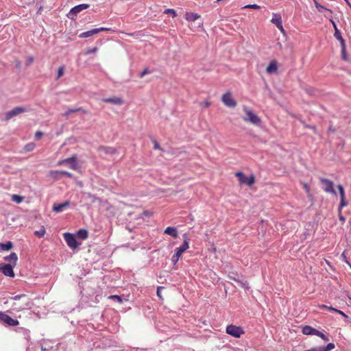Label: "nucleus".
Masks as SVG:
<instances>
[{
    "label": "nucleus",
    "mask_w": 351,
    "mask_h": 351,
    "mask_svg": "<svg viewBox=\"0 0 351 351\" xmlns=\"http://www.w3.org/2000/svg\"><path fill=\"white\" fill-rule=\"evenodd\" d=\"M305 128H309L310 130H312L314 131V132H316V128L315 126H311V125H304Z\"/></svg>",
    "instance_id": "48"
},
{
    "label": "nucleus",
    "mask_w": 351,
    "mask_h": 351,
    "mask_svg": "<svg viewBox=\"0 0 351 351\" xmlns=\"http://www.w3.org/2000/svg\"><path fill=\"white\" fill-rule=\"evenodd\" d=\"M319 332H320L319 330H317L316 329L314 328V330H313V334L312 335L318 336Z\"/></svg>",
    "instance_id": "54"
},
{
    "label": "nucleus",
    "mask_w": 351,
    "mask_h": 351,
    "mask_svg": "<svg viewBox=\"0 0 351 351\" xmlns=\"http://www.w3.org/2000/svg\"><path fill=\"white\" fill-rule=\"evenodd\" d=\"M315 6H317V8L319 9V11H322V10H326V8H324L323 5H322L320 4H317V5H315Z\"/></svg>",
    "instance_id": "52"
},
{
    "label": "nucleus",
    "mask_w": 351,
    "mask_h": 351,
    "mask_svg": "<svg viewBox=\"0 0 351 351\" xmlns=\"http://www.w3.org/2000/svg\"><path fill=\"white\" fill-rule=\"evenodd\" d=\"M330 22L331 23V24L332 25V27L334 28L335 30H336V29H338L336 26V24L334 22V21L332 19H330Z\"/></svg>",
    "instance_id": "53"
},
{
    "label": "nucleus",
    "mask_w": 351,
    "mask_h": 351,
    "mask_svg": "<svg viewBox=\"0 0 351 351\" xmlns=\"http://www.w3.org/2000/svg\"><path fill=\"white\" fill-rule=\"evenodd\" d=\"M303 188L305 190L306 193H309V191H310L309 186H308V185L306 183H304L303 184Z\"/></svg>",
    "instance_id": "46"
},
{
    "label": "nucleus",
    "mask_w": 351,
    "mask_h": 351,
    "mask_svg": "<svg viewBox=\"0 0 351 351\" xmlns=\"http://www.w3.org/2000/svg\"><path fill=\"white\" fill-rule=\"evenodd\" d=\"M318 337H321L325 341H329V339L328 338V337L326 335H325L322 332H319V334H318Z\"/></svg>",
    "instance_id": "42"
},
{
    "label": "nucleus",
    "mask_w": 351,
    "mask_h": 351,
    "mask_svg": "<svg viewBox=\"0 0 351 351\" xmlns=\"http://www.w3.org/2000/svg\"><path fill=\"white\" fill-rule=\"evenodd\" d=\"M185 19L188 21H195L201 19V16L197 13L186 12L185 14Z\"/></svg>",
    "instance_id": "20"
},
{
    "label": "nucleus",
    "mask_w": 351,
    "mask_h": 351,
    "mask_svg": "<svg viewBox=\"0 0 351 351\" xmlns=\"http://www.w3.org/2000/svg\"><path fill=\"white\" fill-rule=\"evenodd\" d=\"M164 13H165V14H171V16H172V17H173V18H175V17L176 16V11H175L173 9H172V8H167V9H166V10H165Z\"/></svg>",
    "instance_id": "33"
},
{
    "label": "nucleus",
    "mask_w": 351,
    "mask_h": 351,
    "mask_svg": "<svg viewBox=\"0 0 351 351\" xmlns=\"http://www.w3.org/2000/svg\"><path fill=\"white\" fill-rule=\"evenodd\" d=\"M203 25V22L202 21H200L199 23H198V27H202Z\"/></svg>",
    "instance_id": "59"
},
{
    "label": "nucleus",
    "mask_w": 351,
    "mask_h": 351,
    "mask_svg": "<svg viewBox=\"0 0 351 351\" xmlns=\"http://www.w3.org/2000/svg\"><path fill=\"white\" fill-rule=\"evenodd\" d=\"M25 112H26V109L23 106L14 107L13 109L5 113V120L8 121L14 117Z\"/></svg>",
    "instance_id": "9"
},
{
    "label": "nucleus",
    "mask_w": 351,
    "mask_h": 351,
    "mask_svg": "<svg viewBox=\"0 0 351 351\" xmlns=\"http://www.w3.org/2000/svg\"><path fill=\"white\" fill-rule=\"evenodd\" d=\"M45 230L44 227H42L40 230L35 231L34 234L38 237H43L45 235Z\"/></svg>",
    "instance_id": "35"
},
{
    "label": "nucleus",
    "mask_w": 351,
    "mask_h": 351,
    "mask_svg": "<svg viewBox=\"0 0 351 351\" xmlns=\"http://www.w3.org/2000/svg\"><path fill=\"white\" fill-rule=\"evenodd\" d=\"M341 55H343V59L346 60V51H345V53L341 52Z\"/></svg>",
    "instance_id": "57"
},
{
    "label": "nucleus",
    "mask_w": 351,
    "mask_h": 351,
    "mask_svg": "<svg viewBox=\"0 0 351 351\" xmlns=\"http://www.w3.org/2000/svg\"><path fill=\"white\" fill-rule=\"evenodd\" d=\"M69 204L70 203L69 202H66L64 203H61L60 204H53V208H52V210H53V212L60 213L64 210V208L67 207Z\"/></svg>",
    "instance_id": "21"
},
{
    "label": "nucleus",
    "mask_w": 351,
    "mask_h": 351,
    "mask_svg": "<svg viewBox=\"0 0 351 351\" xmlns=\"http://www.w3.org/2000/svg\"><path fill=\"white\" fill-rule=\"evenodd\" d=\"M149 72L148 69H145L143 70L142 73L140 74V77H143L145 75L148 74Z\"/></svg>",
    "instance_id": "45"
},
{
    "label": "nucleus",
    "mask_w": 351,
    "mask_h": 351,
    "mask_svg": "<svg viewBox=\"0 0 351 351\" xmlns=\"http://www.w3.org/2000/svg\"><path fill=\"white\" fill-rule=\"evenodd\" d=\"M221 101L223 104L228 107L234 108L237 106V101L232 98L230 91H227L223 95Z\"/></svg>",
    "instance_id": "6"
},
{
    "label": "nucleus",
    "mask_w": 351,
    "mask_h": 351,
    "mask_svg": "<svg viewBox=\"0 0 351 351\" xmlns=\"http://www.w3.org/2000/svg\"><path fill=\"white\" fill-rule=\"evenodd\" d=\"M110 298L116 300L119 303L122 302V299L119 295H111V296H110Z\"/></svg>",
    "instance_id": "39"
},
{
    "label": "nucleus",
    "mask_w": 351,
    "mask_h": 351,
    "mask_svg": "<svg viewBox=\"0 0 351 351\" xmlns=\"http://www.w3.org/2000/svg\"><path fill=\"white\" fill-rule=\"evenodd\" d=\"M154 149H160V145L158 144H157V143H155Z\"/></svg>",
    "instance_id": "58"
},
{
    "label": "nucleus",
    "mask_w": 351,
    "mask_h": 351,
    "mask_svg": "<svg viewBox=\"0 0 351 351\" xmlns=\"http://www.w3.org/2000/svg\"><path fill=\"white\" fill-rule=\"evenodd\" d=\"M36 147V145L34 143H29L25 145L24 151L25 152H32Z\"/></svg>",
    "instance_id": "29"
},
{
    "label": "nucleus",
    "mask_w": 351,
    "mask_h": 351,
    "mask_svg": "<svg viewBox=\"0 0 351 351\" xmlns=\"http://www.w3.org/2000/svg\"><path fill=\"white\" fill-rule=\"evenodd\" d=\"M226 332L228 335L237 338L240 337L242 335L245 334V332L241 327L237 326L234 325H228L226 327Z\"/></svg>",
    "instance_id": "2"
},
{
    "label": "nucleus",
    "mask_w": 351,
    "mask_h": 351,
    "mask_svg": "<svg viewBox=\"0 0 351 351\" xmlns=\"http://www.w3.org/2000/svg\"><path fill=\"white\" fill-rule=\"evenodd\" d=\"M229 278L230 280H233L234 282H238L240 284V285L246 290H248L250 288L247 281H240V280L236 279L235 278H232L230 276L229 277Z\"/></svg>",
    "instance_id": "27"
},
{
    "label": "nucleus",
    "mask_w": 351,
    "mask_h": 351,
    "mask_svg": "<svg viewBox=\"0 0 351 351\" xmlns=\"http://www.w3.org/2000/svg\"><path fill=\"white\" fill-rule=\"evenodd\" d=\"M60 174H61V176H66L67 178H73V174L66 171H60Z\"/></svg>",
    "instance_id": "38"
},
{
    "label": "nucleus",
    "mask_w": 351,
    "mask_h": 351,
    "mask_svg": "<svg viewBox=\"0 0 351 351\" xmlns=\"http://www.w3.org/2000/svg\"><path fill=\"white\" fill-rule=\"evenodd\" d=\"M236 176L238 178L240 184H247L250 186L254 184L255 182V178L253 175L247 178L243 172L239 171L236 172Z\"/></svg>",
    "instance_id": "4"
},
{
    "label": "nucleus",
    "mask_w": 351,
    "mask_h": 351,
    "mask_svg": "<svg viewBox=\"0 0 351 351\" xmlns=\"http://www.w3.org/2000/svg\"><path fill=\"white\" fill-rule=\"evenodd\" d=\"M319 308H322V309H327L328 308V306H326V305H319Z\"/></svg>",
    "instance_id": "56"
},
{
    "label": "nucleus",
    "mask_w": 351,
    "mask_h": 351,
    "mask_svg": "<svg viewBox=\"0 0 351 351\" xmlns=\"http://www.w3.org/2000/svg\"><path fill=\"white\" fill-rule=\"evenodd\" d=\"M13 247L12 243L11 241H8L5 243H0V249L3 251H9Z\"/></svg>",
    "instance_id": "26"
},
{
    "label": "nucleus",
    "mask_w": 351,
    "mask_h": 351,
    "mask_svg": "<svg viewBox=\"0 0 351 351\" xmlns=\"http://www.w3.org/2000/svg\"><path fill=\"white\" fill-rule=\"evenodd\" d=\"M267 74H276L278 73V62L276 60H271L266 69Z\"/></svg>",
    "instance_id": "14"
},
{
    "label": "nucleus",
    "mask_w": 351,
    "mask_h": 351,
    "mask_svg": "<svg viewBox=\"0 0 351 351\" xmlns=\"http://www.w3.org/2000/svg\"><path fill=\"white\" fill-rule=\"evenodd\" d=\"M165 233L171 237L176 238L178 237V230L176 228L173 227H168L165 230Z\"/></svg>",
    "instance_id": "23"
},
{
    "label": "nucleus",
    "mask_w": 351,
    "mask_h": 351,
    "mask_svg": "<svg viewBox=\"0 0 351 351\" xmlns=\"http://www.w3.org/2000/svg\"><path fill=\"white\" fill-rule=\"evenodd\" d=\"M97 51V47H94L93 49L87 50L85 52V54L86 55H88V54L92 53H96Z\"/></svg>",
    "instance_id": "43"
},
{
    "label": "nucleus",
    "mask_w": 351,
    "mask_h": 351,
    "mask_svg": "<svg viewBox=\"0 0 351 351\" xmlns=\"http://www.w3.org/2000/svg\"><path fill=\"white\" fill-rule=\"evenodd\" d=\"M338 217L339 219L343 223L346 221V218L342 216V207L339 206L338 207Z\"/></svg>",
    "instance_id": "32"
},
{
    "label": "nucleus",
    "mask_w": 351,
    "mask_h": 351,
    "mask_svg": "<svg viewBox=\"0 0 351 351\" xmlns=\"http://www.w3.org/2000/svg\"><path fill=\"white\" fill-rule=\"evenodd\" d=\"M64 66H62L59 67L58 71L57 79H60V77H62L64 75Z\"/></svg>",
    "instance_id": "36"
},
{
    "label": "nucleus",
    "mask_w": 351,
    "mask_h": 351,
    "mask_svg": "<svg viewBox=\"0 0 351 351\" xmlns=\"http://www.w3.org/2000/svg\"><path fill=\"white\" fill-rule=\"evenodd\" d=\"M271 22L276 25L277 28L279 29V30L282 33H285V29L282 26V19L280 14L278 13H273L272 14V19L271 20Z\"/></svg>",
    "instance_id": "12"
},
{
    "label": "nucleus",
    "mask_w": 351,
    "mask_h": 351,
    "mask_svg": "<svg viewBox=\"0 0 351 351\" xmlns=\"http://www.w3.org/2000/svg\"><path fill=\"white\" fill-rule=\"evenodd\" d=\"M302 334L304 335H312L313 328L309 326H305L302 328Z\"/></svg>",
    "instance_id": "31"
},
{
    "label": "nucleus",
    "mask_w": 351,
    "mask_h": 351,
    "mask_svg": "<svg viewBox=\"0 0 351 351\" xmlns=\"http://www.w3.org/2000/svg\"><path fill=\"white\" fill-rule=\"evenodd\" d=\"M34 58L33 56H29L27 58V62H26V65H27V66L30 65L34 62Z\"/></svg>",
    "instance_id": "44"
},
{
    "label": "nucleus",
    "mask_w": 351,
    "mask_h": 351,
    "mask_svg": "<svg viewBox=\"0 0 351 351\" xmlns=\"http://www.w3.org/2000/svg\"><path fill=\"white\" fill-rule=\"evenodd\" d=\"M243 9L245 8H252V9H254V10H258L260 8V6L257 4H247L246 5H245L244 7H243Z\"/></svg>",
    "instance_id": "37"
},
{
    "label": "nucleus",
    "mask_w": 351,
    "mask_h": 351,
    "mask_svg": "<svg viewBox=\"0 0 351 351\" xmlns=\"http://www.w3.org/2000/svg\"><path fill=\"white\" fill-rule=\"evenodd\" d=\"M335 345L332 343H329L325 347H322V351H330L334 349Z\"/></svg>",
    "instance_id": "34"
},
{
    "label": "nucleus",
    "mask_w": 351,
    "mask_h": 351,
    "mask_svg": "<svg viewBox=\"0 0 351 351\" xmlns=\"http://www.w3.org/2000/svg\"><path fill=\"white\" fill-rule=\"evenodd\" d=\"M98 150L102 152L104 154H117V150L112 147H104L101 146Z\"/></svg>",
    "instance_id": "19"
},
{
    "label": "nucleus",
    "mask_w": 351,
    "mask_h": 351,
    "mask_svg": "<svg viewBox=\"0 0 351 351\" xmlns=\"http://www.w3.org/2000/svg\"><path fill=\"white\" fill-rule=\"evenodd\" d=\"M180 255H178V254H174L173 255V256L171 257V261L172 262L174 263V264H176L177 262L178 261L179 258H180Z\"/></svg>",
    "instance_id": "40"
},
{
    "label": "nucleus",
    "mask_w": 351,
    "mask_h": 351,
    "mask_svg": "<svg viewBox=\"0 0 351 351\" xmlns=\"http://www.w3.org/2000/svg\"><path fill=\"white\" fill-rule=\"evenodd\" d=\"M12 201L16 203V204H21L23 201V197L18 195H12Z\"/></svg>",
    "instance_id": "30"
},
{
    "label": "nucleus",
    "mask_w": 351,
    "mask_h": 351,
    "mask_svg": "<svg viewBox=\"0 0 351 351\" xmlns=\"http://www.w3.org/2000/svg\"><path fill=\"white\" fill-rule=\"evenodd\" d=\"M162 289V287H158V290H156V294H158V297L162 298L160 289Z\"/></svg>",
    "instance_id": "49"
},
{
    "label": "nucleus",
    "mask_w": 351,
    "mask_h": 351,
    "mask_svg": "<svg viewBox=\"0 0 351 351\" xmlns=\"http://www.w3.org/2000/svg\"><path fill=\"white\" fill-rule=\"evenodd\" d=\"M220 1H223V0H217V2H220Z\"/></svg>",
    "instance_id": "63"
},
{
    "label": "nucleus",
    "mask_w": 351,
    "mask_h": 351,
    "mask_svg": "<svg viewBox=\"0 0 351 351\" xmlns=\"http://www.w3.org/2000/svg\"><path fill=\"white\" fill-rule=\"evenodd\" d=\"M305 351H322V347L319 348H313L309 350H305Z\"/></svg>",
    "instance_id": "47"
},
{
    "label": "nucleus",
    "mask_w": 351,
    "mask_h": 351,
    "mask_svg": "<svg viewBox=\"0 0 351 351\" xmlns=\"http://www.w3.org/2000/svg\"><path fill=\"white\" fill-rule=\"evenodd\" d=\"M76 112H83L84 113H87L88 111L84 109L82 107L75 108H70L67 111H66L64 114V116H69L71 113Z\"/></svg>",
    "instance_id": "24"
},
{
    "label": "nucleus",
    "mask_w": 351,
    "mask_h": 351,
    "mask_svg": "<svg viewBox=\"0 0 351 351\" xmlns=\"http://www.w3.org/2000/svg\"><path fill=\"white\" fill-rule=\"evenodd\" d=\"M332 308V307H331V306H328L327 309H328V310H329V311H330V308Z\"/></svg>",
    "instance_id": "62"
},
{
    "label": "nucleus",
    "mask_w": 351,
    "mask_h": 351,
    "mask_svg": "<svg viewBox=\"0 0 351 351\" xmlns=\"http://www.w3.org/2000/svg\"><path fill=\"white\" fill-rule=\"evenodd\" d=\"M28 308V304H25V306H23V307H19L17 308V310L19 311L21 309Z\"/></svg>",
    "instance_id": "55"
},
{
    "label": "nucleus",
    "mask_w": 351,
    "mask_h": 351,
    "mask_svg": "<svg viewBox=\"0 0 351 351\" xmlns=\"http://www.w3.org/2000/svg\"><path fill=\"white\" fill-rule=\"evenodd\" d=\"M337 313H339V314H341V316H343L345 317H348V315L343 311H342L341 310H337Z\"/></svg>",
    "instance_id": "51"
},
{
    "label": "nucleus",
    "mask_w": 351,
    "mask_h": 351,
    "mask_svg": "<svg viewBox=\"0 0 351 351\" xmlns=\"http://www.w3.org/2000/svg\"><path fill=\"white\" fill-rule=\"evenodd\" d=\"M60 173V171L58 170L50 171L48 173V176L53 180H58L61 177V174Z\"/></svg>",
    "instance_id": "22"
},
{
    "label": "nucleus",
    "mask_w": 351,
    "mask_h": 351,
    "mask_svg": "<svg viewBox=\"0 0 351 351\" xmlns=\"http://www.w3.org/2000/svg\"><path fill=\"white\" fill-rule=\"evenodd\" d=\"M88 8H89V4L87 3H82L80 5H77L74 6L73 8H71L69 14L75 16L77 13L82 12L85 9H87Z\"/></svg>",
    "instance_id": "15"
},
{
    "label": "nucleus",
    "mask_w": 351,
    "mask_h": 351,
    "mask_svg": "<svg viewBox=\"0 0 351 351\" xmlns=\"http://www.w3.org/2000/svg\"><path fill=\"white\" fill-rule=\"evenodd\" d=\"M111 28H109V27H99V28H93V29H91L90 30H88L86 32H82L80 34V38H88V37H90V36H92L100 32H103V31H111Z\"/></svg>",
    "instance_id": "7"
},
{
    "label": "nucleus",
    "mask_w": 351,
    "mask_h": 351,
    "mask_svg": "<svg viewBox=\"0 0 351 351\" xmlns=\"http://www.w3.org/2000/svg\"><path fill=\"white\" fill-rule=\"evenodd\" d=\"M0 271H2L8 277L14 278L15 276L13 266L10 264L0 263Z\"/></svg>",
    "instance_id": "10"
},
{
    "label": "nucleus",
    "mask_w": 351,
    "mask_h": 351,
    "mask_svg": "<svg viewBox=\"0 0 351 351\" xmlns=\"http://www.w3.org/2000/svg\"><path fill=\"white\" fill-rule=\"evenodd\" d=\"M77 235L82 239H86L88 237V232L86 229H80L77 232Z\"/></svg>",
    "instance_id": "25"
},
{
    "label": "nucleus",
    "mask_w": 351,
    "mask_h": 351,
    "mask_svg": "<svg viewBox=\"0 0 351 351\" xmlns=\"http://www.w3.org/2000/svg\"><path fill=\"white\" fill-rule=\"evenodd\" d=\"M102 101L106 102V104H114V105H122L123 102L121 98L117 97L103 99Z\"/></svg>",
    "instance_id": "18"
},
{
    "label": "nucleus",
    "mask_w": 351,
    "mask_h": 351,
    "mask_svg": "<svg viewBox=\"0 0 351 351\" xmlns=\"http://www.w3.org/2000/svg\"><path fill=\"white\" fill-rule=\"evenodd\" d=\"M320 181L322 185V189L326 193L336 195L335 191L334 189V184L331 180L322 178H320Z\"/></svg>",
    "instance_id": "5"
},
{
    "label": "nucleus",
    "mask_w": 351,
    "mask_h": 351,
    "mask_svg": "<svg viewBox=\"0 0 351 351\" xmlns=\"http://www.w3.org/2000/svg\"><path fill=\"white\" fill-rule=\"evenodd\" d=\"M337 310H338V309H337V308H334V307H331V308H330V311H334V312H336V313H337Z\"/></svg>",
    "instance_id": "60"
},
{
    "label": "nucleus",
    "mask_w": 351,
    "mask_h": 351,
    "mask_svg": "<svg viewBox=\"0 0 351 351\" xmlns=\"http://www.w3.org/2000/svg\"><path fill=\"white\" fill-rule=\"evenodd\" d=\"M68 164L69 167L73 170L77 169V157L75 155H72L71 157L60 160L58 162V166H62Z\"/></svg>",
    "instance_id": "3"
},
{
    "label": "nucleus",
    "mask_w": 351,
    "mask_h": 351,
    "mask_svg": "<svg viewBox=\"0 0 351 351\" xmlns=\"http://www.w3.org/2000/svg\"><path fill=\"white\" fill-rule=\"evenodd\" d=\"M201 105H203L204 107L207 108L210 105V103L209 101H203L201 103Z\"/></svg>",
    "instance_id": "50"
},
{
    "label": "nucleus",
    "mask_w": 351,
    "mask_h": 351,
    "mask_svg": "<svg viewBox=\"0 0 351 351\" xmlns=\"http://www.w3.org/2000/svg\"><path fill=\"white\" fill-rule=\"evenodd\" d=\"M64 240L68 245V246L71 249H75L77 247V243L75 239V236L69 232L64 233Z\"/></svg>",
    "instance_id": "11"
},
{
    "label": "nucleus",
    "mask_w": 351,
    "mask_h": 351,
    "mask_svg": "<svg viewBox=\"0 0 351 351\" xmlns=\"http://www.w3.org/2000/svg\"><path fill=\"white\" fill-rule=\"evenodd\" d=\"M21 296V295H16L14 298V300H17V299H19Z\"/></svg>",
    "instance_id": "61"
},
{
    "label": "nucleus",
    "mask_w": 351,
    "mask_h": 351,
    "mask_svg": "<svg viewBox=\"0 0 351 351\" xmlns=\"http://www.w3.org/2000/svg\"><path fill=\"white\" fill-rule=\"evenodd\" d=\"M243 111L245 113V117H243V119L245 122H250L253 125H258L261 123V119L254 113L252 109L249 107L244 106Z\"/></svg>",
    "instance_id": "1"
},
{
    "label": "nucleus",
    "mask_w": 351,
    "mask_h": 351,
    "mask_svg": "<svg viewBox=\"0 0 351 351\" xmlns=\"http://www.w3.org/2000/svg\"><path fill=\"white\" fill-rule=\"evenodd\" d=\"M337 188L339 193H340V204L339 205H340V207L347 206L348 202L346 200V194L343 186L341 184H338Z\"/></svg>",
    "instance_id": "13"
},
{
    "label": "nucleus",
    "mask_w": 351,
    "mask_h": 351,
    "mask_svg": "<svg viewBox=\"0 0 351 351\" xmlns=\"http://www.w3.org/2000/svg\"><path fill=\"white\" fill-rule=\"evenodd\" d=\"M334 36L340 42V45H341V51H343V53H345L346 42L342 36L341 35V32L338 29H336V30H335Z\"/></svg>",
    "instance_id": "16"
},
{
    "label": "nucleus",
    "mask_w": 351,
    "mask_h": 351,
    "mask_svg": "<svg viewBox=\"0 0 351 351\" xmlns=\"http://www.w3.org/2000/svg\"><path fill=\"white\" fill-rule=\"evenodd\" d=\"M43 133L41 131H37L35 134V138L39 140L42 138Z\"/></svg>",
    "instance_id": "41"
},
{
    "label": "nucleus",
    "mask_w": 351,
    "mask_h": 351,
    "mask_svg": "<svg viewBox=\"0 0 351 351\" xmlns=\"http://www.w3.org/2000/svg\"><path fill=\"white\" fill-rule=\"evenodd\" d=\"M4 258L5 261H12L14 262V266L16 265V261L18 260V256L16 254V253L12 252L8 256H5Z\"/></svg>",
    "instance_id": "28"
},
{
    "label": "nucleus",
    "mask_w": 351,
    "mask_h": 351,
    "mask_svg": "<svg viewBox=\"0 0 351 351\" xmlns=\"http://www.w3.org/2000/svg\"><path fill=\"white\" fill-rule=\"evenodd\" d=\"M0 320L10 326H16L19 324L18 320L12 319L10 316L3 312H0Z\"/></svg>",
    "instance_id": "8"
},
{
    "label": "nucleus",
    "mask_w": 351,
    "mask_h": 351,
    "mask_svg": "<svg viewBox=\"0 0 351 351\" xmlns=\"http://www.w3.org/2000/svg\"><path fill=\"white\" fill-rule=\"evenodd\" d=\"M189 248V243L188 241L185 240L180 247H177L175 250V254H178V256H182V254L184 253Z\"/></svg>",
    "instance_id": "17"
}]
</instances>
